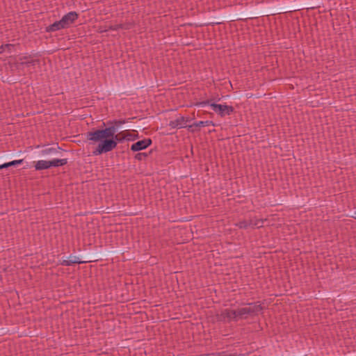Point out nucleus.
I'll use <instances>...</instances> for the list:
<instances>
[{"label":"nucleus","mask_w":356,"mask_h":356,"mask_svg":"<svg viewBox=\"0 0 356 356\" xmlns=\"http://www.w3.org/2000/svg\"><path fill=\"white\" fill-rule=\"evenodd\" d=\"M252 96H253V95L251 94V93H247L246 94V97L247 98H251Z\"/></svg>","instance_id":"27"},{"label":"nucleus","mask_w":356,"mask_h":356,"mask_svg":"<svg viewBox=\"0 0 356 356\" xmlns=\"http://www.w3.org/2000/svg\"><path fill=\"white\" fill-rule=\"evenodd\" d=\"M184 120H185V117L181 116L180 118L176 119L175 120L170 121L169 122L168 125L172 129H176V128L180 129L182 127H186V126L184 125Z\"/></svg>","instance_id":"9"},{"label":"nucleus","mask_w":356,"mask_h":356,"mask_svg":"<svg viewBox=\"0 0 356 356\" xmlns=\"http://www.w3.org/2000/svg\"><path fill=\"white\" fill-rule=\"evenodd\" d=\"M236 312V320L238 321L239 319H246L249 316H251L250 311L247 307H241L235 309Z\"/></svg>","instance_id":"7"},{"label":"nucleus","mask_w":356,"mask_h":356,"mask_svg":"<svg viewBox=\"0 0 356 356\" xmlns=\"http://www.w3.org/2000/svg\"><path fill=\"white\" fill-rule=\"evenodd\" d=\"M60 149H62L58 146L56 148L48 147V148H45V149H43L42 150H41L40 154L42 156H45V155H48V154H56L59 152Z\"/></svg>","instance_id":"13"},{"label":"nucleus","mask_w":356,"mask_h":356,"mask_svg":"<svg viewBox=\"0 0 356 356\" xmlns=\"http://www.w3.org/2000/svg\"><path fill=\"white\" fill-rule=\"evenodd\" d=\"M121 27H122L121 24L111 25L108 26V30L118 31L119 29H121Z\"/></svg>","instance_id":"21"},{"label":"nucleus","mask_w":356,"mask_h":356,"mask_svg":"<svg viewBox=\"0 0 356 356\" xmlns=\"http://www.w3.org/2000/svg\"><path fill=\"white\" fill-rule=\"evenodd\" d=\"M126 136H127V138H126L127 140H134L138 138V134H133L130 133L129 131H127Z\"/></svg>","instance_id":"17"},{"label":"nucleus","mask_w":356,"mask_h":356,"mask_svg":"<svg viewBox=\"0 0 356 356\" xmlns=\"http://www.w3.org/2000/svg\"><path fill=\"white\" fill-rule=\"evenodd\" d=\"M85 261L79 260V257L76 256H70L68 259H63L60 261V264L64 266H72L75 264H83Z\"/></svg>","instance_id":"8"},{"label":"nucleus","mask_w":356,"mask_h":356,"mask_svg":"<svg viewBox=\"0 0 356 356\" xmlns=\"http://www.w3.org/2000/svg\"><path fill=\"white\" fill-rule=\"evenodd\" d=\"M188 121H190V119L188 118H185L184 124Z\"/></svg>","instance_id":"29"},{"label":"nucleus","mask_w":356,"mask_h":356,"mask_svg":"<svg viewBox=\"0 0 356 356\" xmlns=\"http://www.w3.org/2000/svg\"><path fill=\"white\" fill-rule=\"evenodd\" d=\"M115 127H108L104 129H92L86 134V139L92 143H99L93 150L94 156L107 153L115 149L118 143H122L126 140L127 131L116 134Z\"/></svg>","instance_id":"1"},{"label":"nucleus","mask_w":356,"mask_h":356,"mask_svg":"<svg viewBox=\"0 0 356 356\" xmlns=\"http://www.w3.org/2000/svg\"><path fill=\"white\" fill-rule=\"evenodd\" d=\"M194 127H195V125H194V123L193 124L188 125V131L192 133L195 132V130L193 129Z\"/></svg>","instance_id":"25"},{"label":"nucleus","mask_w":356,"mask_h":356,"mask_svg":"<svg viewBox=\"0 0 356 356\" xmlns=\"http://www.w3.org/2000/svg\"><path fill=\"white\" fill-rule=\"evenodd\" d=\"M38 60H32L29 62H27L26 64H31V65H34L35 62H37Z\"/></svg>","instance_id":"26"},{"label":"nucleus","mask_w":356,"mask_h":356,"mask_svg":"<svg viewBox=\"0 0 356 356\" xmlns=\"http://www.w3.org/2000/svg\"><path fill=\"white\" fill-rule=\"evenodd\" d=\"M49 161V167H60L67 163V159H54Z\"/></svg>","instance_id":"11"},{"label":"nucleus","mask_w":356,"mask_h":356,"mask_svg":"<svg viewBox=\"0 0 356 356\" xmlns=\"http://www.w3.org/2000/svg\"><path fill=\"white\" fill-rule=\"evenodd\" d=\"M3 46H0V54L1 53H3Z\"/></svg>","instance_id":"28"},{"label":"nucleus","mask_w":356,"mask_h":356,"mask_svg":"<svg viewBox=\"0 0 356 356\" xmlns=\"http://www.w3.org/2000/svg\"><path fill=\"white\" fill-rule=\"evenodd\" d=\"M146 157H147V153H137L134 156L135 159H136L138 161H142L143 159H145Z\"/></svg>","instance_id":"18"},{"label":"nucleus","mask_w":356,"mask_h":356,"mask_svg":"<svg viewBox=\"0 0 356 356\" xmlns=\"http://www.w3.org/2000/svg\"><path fill=\"white\" fill-rule=\"evenodd\" d=\"M194 125H195L196 127H204V126H209L212 125L215 126V124L213 122V121L207 120V121H199L194 122Z\"/></svg>","instance_id":"15"},{"label":"nucleus","mask_w":356,"mask_h":356,"mask_svg":"<svg viewBox=\"0 0 356 356\" xmlns=\"http://www.w3.org/2000/svg\"><path fill=\"white\" fill-rule=\"evenodd\" d=\"M49 163V161L40 160L35 163L34 167L36 170H47L50 168Z\"/></svg>","instance_id":"12"},{"label":"nucleus","mask_w":356,"mask_h":356,"mask_svg":"<svg viewBox=\"0 0 356 356\" xmlns=\"http://www.w3.org/2000/svg\"><path fill=\"white\" fill-rule=\"evenodd\" d=\"M64 29H65V28L64 27V25L63 24L61 20H59V21H56L54 23H53L52 24L48 26L46 28V31L47 32H54V31H59V30Z\"/></svg>","instance_id":"10"},{"label":"nucleus","mask_w":356,"mask_h":356,"mask_svg":"<svg viewBox=\"0 0 356 356\" xmlns=\"http://www.w3.org/2000/svg\"><path fill=\"white\" fill-rule=\"evenodd\" d=\"M252 222H248L246 220L240 221L236 224V226L240 229H247Z\"/></svg>","instance_id":"16"},{"label":"nucleus","mask_w":356,"mask_h":356,"mask_svg":"<svg viewBox=\"0 0 356 356\" xmlns=\"http://www.w3.org/2000/svg\"><path fill=\"white\" fill-rule=\"evenodd\" d=\"M1 165V169H3V168H7L8 167H10V162H8V163H5L2 165Z\"/></svg>","instance_id":"24"},{"label":"nucleus","mask_w":356,"mask_h":356,"mask_svg":"<svg viewBox=\"0 0 356 356\" xmlns=\"http://www.w3.org/2000/svg\"><path fill=\"white\" fill-rule=\"evenodd\" d=\"M217 321L225 322L227 321L230 322L232 321H236V312L235 309H225L221 311V312L216 315Z\"/></svg>","instance_id":"3"},{"label":"nucleus","mask_w":356,"mask_h":356,"mask_svg":"<svg viewBox=\"0 0 356 356\" xmlns=\"http://www.w3.org/2000/svg\"><path fill=\"white\" fill-rule=\"evenodd\" d=\"M220 97H212L202 102H197L194 103L195 106H204L205 105H209L212 110L221 118H224L225 115H229L234 111V108L232 106H228L225 104H216V101H219Z\"/></svg>","instance_id":"2"},{"label":"nucleus","mask_w":356,"mask_h":356,"mask_svg":"<svg viewBox=\"0 0 356 356\" xmlns=\"http://www.w3.org/2000/svg\"><path fill=\"white\" fill-rule=\"evenodd\" d=\"M210 356H238L236 354L225 355V352L210 353Z\"/></svg>","instance_id":"19"},{"label":"nucleus","mask_w":356,"mask_h":356,"mask_svg":"<svg viewBox=\"0 0 356 356\" xmlns=\"http://www.w3.org/2000/svg\"><path fill=\"white\" fill-rule=\"evenodd\" d=\"M152 143V140L151 138H145L132 144L131 146V150L133 152L143 150L150 146Z\"/></svg>","instance_id":"5"},{"label":"nucleus","mask_w":356,"mask_h":356,"mask_svg":"<svg viewBox=\"0 0 356 356\" xmlns=\"http://www.w3.org/2000/svg\"><path fill=\"white\" fill-rule=\"evenodd\" d=\"M127 122H128L127 120H114L107 122V124L109 125L108 127H115L118 129L120 125L125 124Z\"/></svg>","instance_id":"14"},{"label":"nucleus","mask_w":356,"mask_h":356,"mask_svg":"<svg viewBox=\"0 0 356 356\" xmlns=\"http://www.w3.org/2000/svg\"><path fill=\"white\" fill-rule=\"evenodd\" d=\"M121 25H122L121 29H124V30L131 29L134 26L133 24L131 22L121 24Z\"/></svg>","instance_id":"20"},{"label":"nucleus","mask_w":356,"mask_h":356,"mask_svg":"<svg viewBox=\"0 0 356 356\" xmlns=\"http://www.w3.org/2000/svg\"><path fill=\"white\" fill-rule=\"evenodd\" d=\"M243 305H248L247 309L250 311L252 316H257L261 312L264 307L260 304V302H248Z\"/></svg>","instance_id":"6"},{"label":"nucleus","mask_w":356,"mask_h":356,"mask_svg":"<svg viewBox=\"0 0 356 356\" xmlns=\"http://www.w3.org/2000/svg\"><path fill=\"white\" fill-rule=\"evenodd\" d=\"M355 219H356V211L354 213V216H353Z\"/></svg>","instance_id":"30"},{"label":"nucleus","mask_w":356,"mask_h":356,"mask_svg":"<svg viewBox=\"0 0 356 356\" xmlns=\"http://www.w3.org/2000/svg\"><path fill=\"white\" fill-rule=\"evenodd\" d=\"M24 161V159H19V160H14L12 161H10L11 166H15L17 165L22 164Z\"/></svg>","instance_id":"22"},{"label":"nucleus","mask_w":356,"mask_h":356,"mask_svg":"<svg viewBox=\"0 0 356 356\" xmlns=\"http://www.w3.org/2000/svg\"><path fill=\"white\" fill-rule=\"evenodd\" d=\"M257 227V228L263 227V220L261 219L257 220L253 224V227Z\"/></svg>","instance_id":"23"},{"label":"nucleus","mask_w":356,"mask_h":356,"mask_svg":"<svg viewBox=\"0 0 356 356\" xmlns=\"http://www.w3.org/2000/svg\"><path fill=\"white\" fill-rule=\"evenodd\" d=\"M79 17V15L75 11H71L65 15L61 18V22L65 29L69 28Z\"/></svg>","instance_id":"4"}]
</instances>
